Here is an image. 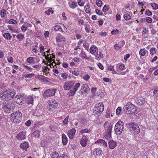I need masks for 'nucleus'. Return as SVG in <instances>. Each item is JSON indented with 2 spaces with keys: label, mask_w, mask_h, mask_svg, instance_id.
Masks as SVG:
<instances>
[{
  "label": "nucleus",
  "mask_w": 158,
  "mask_h": 158,
  "mask_svg": "<svg viewBox=\"0 0 158 158\" xmlns=\"http://www.w3.org/2000/svg\"><path fill=\"white\" fill-rule=\"evenodd\" d=\"M146 21L148 23H151L152 21V19L149 17H148L146 18Z\"/></svg>",
  "instance_id": "62"
},
{
  "label": "nucleus",
  "mask_w": 158,
  "mask_h": 158,
  "mask_svg": "<svg viewBox=\"0 0 158 158\" xmlns=\"http://www.w3.org/2000/svg\"><path fill=\"white\" fill-rule=\"evenodd\" d=\"M40 130H37L35 131L32 134L34 137H37L39 138L40 136Z\"/></svg>",
  "instance_id": "31"
},
{
  "label": "nucleus",
  "mask_w": 158,
  "mask_h": 158,
  "mask_svg": "<svg viewBox=\"0 0 158 158\" xmlns=\"http://www.w3.org/2000/svg\"><path fill=\"white\" fill-rule=\"evenodd\" d=\"M90 130L89 129L85 128L84 129L81 130L80 131V132L81 133H88L90 132Z\"/></svg>",
  "instance_id": "41"
},
{
  "label": "nucleus",
  "mask_w": 158,
  "mask_h": 158,
  "mask_svg": "<svg viewBox=\"0 0 158 158\" xmlns=\"http://www.w3.org/2000/svg\"><path fill=\"white\" fill-rule=\"evenodd\" d=\"M139 53L140 55H141L142 56H144L146 54V51L143 49H140Z\"/></svg>",
  "instance_id": "40"
},
{
  "label": "nucleus",
  "mask_w": 158,
  "mask_h": 158,
  "mask_svg": "<svg viewBox=\"0 0 158 158\" xmlns=\"http://www.w3.org/2000/svg\"><path fill=\"white\" fill-rule=\"evenodd\" d=\"M80 55L82 59L85 58L87 60H89V57L86 56V55L85 54V53L83 51H81Z\"/></svg>",
  "instance_id": "32"
},
{
  "label": "nucleus",
  "mask_w": 158,
  "mask_h": 158,
  "mask_svg": "<svg viewBox=\"0 0 158 158\" xmlns=\"http://www.w3.org/2000/svg\"><path fill=\"white\" fill-rule=\"evenodd\" d=\"M97 89L96 88L93 87L92 88L91 91L92 92V94L93 96L95 95V92L97 90Z\"/></svg>",
  "instance_id": "49"
},
{
  "label": "nucleus",
  "mask_w": 158,
  "mask_h": 158,
  "mask_svg": "<svg viewBox=\"0 0 158 158\" xmlns=\"http://www.w3.org/2000/svg\"><path fill=\"white\" fill-rule=\"evenodd\" d=\"M10 94L9 93L8 89H5V91H3L2 93V97L3 99H9Z\"/></svg>",
  "instance_id": "13"
},
{
  "label": "nucleus",
  "mask_w": 158,
  "mask_h": 158,
  "mask_svg": "<svg viewBox=\"0 0 158 158\" xmlns=\"http://www.w3.org/2000/svg\"><path fill=\"white\" fill-rule=\"evenodd\" d=\"M89 91L88 85L86 84H83L81 87V93L83 94V92L88 93Z\"/></svg>",
  "instance_id": "9"
},
{
  "label": "nucleus",
  "mask_w": 158,
  "mask_h": 158,
  "mask_svg": "<svg viewBox=\"0 0 158 158\" xmlns=\"http://www.w3.org/2000/svg\"><path fill=\"white\" fill-rule=\"evenodd\" d=\"M27 61L30 64L35 63V62L34 61V58L33 57H29L27 59Z\"/></svg>",
  "instance_id": "33"
},
{
  "label": "nucleus",
  "mask_w": 158,
  "mask_h": 158,
  "mask_svg": "<svg viewBox=\"0 0 158 158\" xmlns=\"http://www.w3.org/2000/svg\"><path fill=\"white\" fill-rule=\"evenodd\" d=\"M56 41L57 42H59L63 40L64 42H65L66 41V39L63 36L59 35H58L56 38Z\"/></svg>",
  "instance_id": "23"
},
{
  "label": "nucleus",
  "mask_w": 158,
  "mask_h": 158,
  "mask_svg": "<svg viewBox=\"0 0 158 158\" xmlns=\"http://www.w3.org/2000/svg\"><path fill=\"white\" fill-rule=\"evenodd\" d=\"M137 124L135 123L134 122H131L126 124V126L128 128L129 130L131 131V129L135 127V125Z\"/></svg>",
  "instance_id": "24"
},
{
  "label": "nucleus",
  "mask_w": 158,
  "mask_h": 158,
  "mask_svg": "<svg viewBox=\"0 0 158 158\" xmlns=\"http://www.w3.org/2000/svg\"><path fill=\"white\" fill-rule=\"evenodd\" d=\"M16 37L19 41H21L24 38V35L23 34L19 33L17 35Z\"/></svg>",
  "instance_id": "34"
},
{
  "label": "nucleus",
  "mask_w": 158,
  "mask_h": 158,
  "mask_svg": "<svg viewBox=\"0 0 158 158\" xmlns=\"http://www.w3.org/2000/svg\"><path fill=\"white\" fill-rule=\"evenodd\" d=\"M70 72H71L72 74H74L75 76H77L79 74V72L78 71H70Z\"/></svg>",
  "instance_id": "53"
},
{
  "label": "nucleus",
  "mask_w": 158,
  "mask_h": 158,
  "mask_svg": "<svg viewBox=\"0 0 158 158\" xmlns=\"http://www.w3.org/2000/svg\"><path fill=\"white\" fill-rule=\"evenodd\" d=\"M105 129V136L107 139L110 138L111 135V131L112 125L110 122L107 121L105 122L104 125Z\"/></svg>",
  "instance_id": "2"
},
{
  "label": "nucleus",
  "mask_w": 158,
  "mask_h": 158,
  "mask_svg": "<svg viewBox=\"0 0 158 158\" xmlns=\"http://www.w3.org/2000/svg\"><path fill=\"white\" fill-rule=\"evenodd\" d=\"M124 112L128 115V117H131L132 118L138 117L139 114L137 112V110L136 106L130 102L127 103V105L123 108Z\"/></svg>",
  "instance_id": "1"
},
{
  "label": "nucleus",
  "mask_w": 158,
  "mask_h": 158,
  "mask_svg": "<svg viewBox=\"0 0 158 158\" xmlns=\"http://www.w3.org/2000/svg\"><path fill=\"white\" fill-rule=\"evenodd\" d=\"M26 134L25 131H22L16 136V137L19 140H23L26 138Z\"/></svg>",
  "instance_id": "8"
},
{
  "label": "nucleus",
  "mask_w": 158,
  "mask_h": 158,
  "mask_svg": "<svg viewBox=\"0 0 158 158\" xmlns=\"http://www.w3.org/2000/svg\"><path fill=\"white\" fill-rule=\"evenodd\" d=\"M11 117L13 118L15 117V118H19L22 117V114L19 111H16L15 113L13 114L12 115V114Z\"/></svg>",
  "instance_id": "21"
},
{
  "label": "nucleus",
  "mask_w": 158,
  "mask_h": 158,
  "mask_svg": "<svg viewBox=\"0 0 158 158\" xmlns=\"http://www.w3.org/2000/svg\"><path fill=\"white\" fill-rule=\"evenodd\" d=\"M15 108V105L12 102H8L3 105L2 109L3 110L7 113H10L12 112Z\"/></svg>",
  "instance_id": "3"
},
{
  "label": "nucleus",
  "mask_w": 158,
  "mask_h": 158,
  "mask_svg": "<svg viewBox=\"0 0 158 158\" xmlns=\"http://www.w3.org/2000/svg\"><path fill=\"white\" fill-rule=\"evenodd\" d=\"M45 13V14H47L48 15H49L50 13H51L52 14H53V11L48 10H47L46 11Z\"/></svg>",
  "instance_id": "61"
},
{
  "label": "nucleus",
  "mask_w": 158,
  "mask_h": 158,
  "mask_svg": "<svg viewBox=\"0 0 158 158\" xmlns=\"http://www.w3.org/2000/svg\"><path fill=\"white\" fill-rule=\"evenodd\" d=\"M83 41L81 40H80L78 42V45L74 48V50H77L79 48L80 45L82 43Z\"/></svg>",
  "instance_id": "47"
},
{
  "label": "nucleus",
  "mask_w": 158,
  "mask_h": 158,
  "mask_svg": "<svg viewBox=\"0 0 158 158\" xmlns=\"http://www.w3.org/2000/svg\"><path fill=\"white\" fill-rule=\"evenodd\" d=\"M81 122L83 125L84 126L87 124L86 119H82Z\"/></svg>",
  "instance_id": "60"
},
{
  "label": "nucleus",
  "mask_w": 158,
  "mask_h": 158,
  "mask_svg": "<svg viewBox=\"0 0 158 158\" xmlns=\"http://www.w3.org/2000/svg\"><path fill=\"white\" fill-rule=\"evenodd\" d=\"M34 73H31L30 74H26L24 75V77L26 78H31L35 76Z\"/></svg>",
  "instance_id": "38"
},
{
  "label": "nucleus",
  "mask_w": 158,
  "mask_h": 158,
  "mask_svg": "<svg viewBox=\"0 0 158 158\" xmlns=\"http://www.w3.org/2000/svg\"><path fill=\"white\" fill-rule=\"evenodd\" d=\"M94 108L97 110L100 111L99 112H102L104 110V105L102 103H99L96 105Z\"/></svg>",
  "instance_id": "18"
},
{
  "label": "nucleus",
  "mask_w": 158,
  "mask_h": 158,
  "mask_svg": "<svg viewBox=\"0 0 158 158\" xmlns=\"http://www.w3.org/2000/svg\"><path fill=\"white\" fill-rule=\"evenodd\" d=\"M74 87L73 88V90L70 89L69 92V96H72L73 95L76 91L78 90V88L80 86V83L78 82L74 84Z\"/></svg>",
  "instance_id": "7"
},
{
  "label": "nucleus",
  "mask_w": 158,
  "mask_h": 158,
  "mask_svg": "<svg viewBox=\"0 0 158 158\" xmlns=\"http://www.w3.org/2000/svg\"><path fill=\"white\" fill-rule=\"evenodd\" d=\"M85 11L87 13H90V7L88 5H87L85 6Z\"/></svg>",
  "instance_id": "43"
},
{
  "label": "nucleus",
  "mask_w": 158,
  "mask_h": 158,
  "mask_svg": "<svg viewBox=\"0 0 158 158\" xmlns=\"http://www.w3.org/2000/svg\"><path fill=\"white\" fill-rule=\"evenodd\" d=\"M75 81H71L66 82L64 84L63 87L65 90H69L74 85Z\"/></svg>",
  "instance_id": "6"
},
{
  "label": "nucleus",
  "mask_w": 158,
  "mask_h": 158,
  "mask_svg": "<svg viewBox=\"0 0 158 158\" xmlns=\"http://www.w3.org/2000/svg\"><path fill=\"white\" fill-rule=\"evenodd\" d=\"M122 110V108L120 107H118L116 109V114L117 115L119 114Z\"/></svg>",
  "instance_id": "52"
},
{
  "label": "nucleus",
  "mask_w": 158,
  "mask_h": 158,
  "mask_svg": "<svg viewBox=\"0 0 158 158\" xmlns=\"http://www.w3.org/2000/svg\"><path fill=\"white\" fill-rule=\"evenodd\" d=\"M54 153V154H53V156L52 157V158H60V156L58 157L59 156V154L57 152H55Z\"/></svg>",
  "instance_id": "50"
},
{
  "label": "nucleus",
  "mask_w": 158,
  "mask_h": 158,
  "mask_svg": "<svg viewBox=\"0 0 158 158\" xmlns=\"http://www.w3.org/2000/svg\"><path fill=\"white\" fill-rule=\"evenodd\" d=\"M151 5L153 10H156L158 8V5L155 3H152Z\"/></svg>",
  "instance_id": "42"
},
{
  "label": "nucleus",
  "mask_w": 158,
  "mask_h": 158,
  "mask_svg": "<svg viewBox=\"0 0 158 158\" xmlns=\"http://www.w3.org/2000/svg\"><path fill=\"white\" fill-rule=\"evenodd\" d=\"M124 128L123 123L121 121H119L116 123L114 127V130L116 134L118 135L121 134Z\"/></svg>",
  "instance_id": "4"
},
{
  "label": "nucleus",
  "mask_w": 158,
  "mask_h": 158,
  "mask_svg": "<svg viewBox=\"0 0 158 158\" xmlns=\"http://www.w3.org/2000/svg\"><path fill=\"white\" fill-rule=\"evenodd\" d=\"M87 141L88 139L87 137L84 135H83L82 137L80 140V143L82 147H85L87 144Z\"/></svg>",
  "instance_id": "11"
},
{
  "label": "nucleus",
  "mask_w": 158,
  "mask_h": 158,
  "mask_svg": "<svg viewBox=\"0 0 158 158\" xmlns=\"http://www.w3.org/2000/svg\"><path fill=\"white\" fill-rule=\"evenodd\" d=\"M95 143L96 144H100L101 146H102L103 147L106 148L107 146V143L103 139H99L97 140Z\"/></svg>",
  "instance_id": "15"
},
{
  "label": "nucleus",
  "mask_w": 158,
  "mask_h": 158,
  "mask_svg": "<svg viewBox=\"0 0 158 158\" xmlns=\"http://www.w3.org/2000/svg\"><path fill=\"white\" fill-rule=\"evenodd\" d=\"M97 48L95 45H92L89 49V52L92 54H94L96 51V49Z\"/></svg>",
  "instance_id": "27"
},
{
  "label": "nucleus",
  "mask_w": 158,
  "mask_h": 158,
  "mask_svg": "<svg viewBox=\"0 0 158 158\" xmlns=\"http://www.w3.org/2000/svg\"><path fill=\"white\" fill-rule=\"evenodd\" d=\"M3 36L6 40H10L12 38L11 35L8 33H4L3 35Z\"/></svg>",
  "instance_id": "29"
},
{
  "label": "nucleus",
  "mask_w": 158,
  "mask_h": 158,
  "mask_svg": "<svg viewBox=\"0 0 158 158\" xmlns=\"http://www.w3.org/2000/svg\"><path fill=\"white\" fill-rule=\"evenodd\" d=\"M146 100L145 98L142 97H139L137 98V100L136 101V103L138 105L142 106L145 102Z\"/></svg>",
  "instance_id": "14"
},
{
  "label": "nucleus",
  "mask_w": 158,
  "mask_h": 158,
  "mask_svg": "<svg viewBox=\"0 0 158 158\" xmlns=\"http://www.w3.org/2000/svg\"><path fill=\"white\" fill-rule=\"evenodd\" d=\"M68 4L69 7L73 9L75 8L77 6V2L72 0L69 1Z\"/></svg>",
  "instance_id": "19"
},
{
  "label": "nucleus",
  "mask_w": 158,
  "mask_h": 158,
  "mask_svg": "<svg viewBox=\"0 0 158 158\" xmlns=\"http://www.w3.org/2000/svg\"><path fill=\"white\" fill-rule=\"evenodd\" d=\"M108 143L109 147L111 149H114L117 146V143L113 140H110Z\"/></svg>",
  "instance_id": "17"
},
{
  "label": "nucleus",
  "mask_w": 158,
  "mask_h": 158,
  "mask_svg": "<svg viewBox=\"0 0 158 158\" xmlns=\"http://www.w3.org/2000/svg\"><path fill=\"white\" fill-rule=\"evenodd\" d=\"M8 27L9 29L11 31V32L14 33H15L16 32L15 30L14 29V27H12L11 26L8 25Z\"/></svg>",
  "instance_id": "51"
},
{
  "label": "nucleus",
  "mask_w": 158,
  "mask_h": 158,
  "mask_svg": "<svg viewBox=\"0 0 158 158\" xmlns=\"http://www.w3.org/2000/svg\"><path fill=\"white\" fill-rule=\"evenodd\" d=\"M27 26L26 25H23L21 27V30L23 32H25L27 29Z\"/></svg>",
  "instance_id": "56"
},
{
  "label": "nucleus",
  "mask_w": 158,
  "mask_h": 158,
  "mask_svg": "<svg viewBox=\"0 0 158 158\" xmlns=\"http://www.w3.org/2000/svg\"><path fill=\"white\" fill-rule=\"evenodd\" d=\"M76 132V130L74 128L69 130L67 134L70 139H72L74 138Z\"/></svg>",
  "instance_id": "10"
},
{
  "label": "nucleus",
  "mask_w": 158,
  "mask_h": 158,
  "mask_svg": "<svg viewBox=\"0 0 158 158\" xmlns=\"http://www.w3.org/2000/svg\"><path fill=\"white\" fill-rule=\"evenodd\" d=\"M119 31L117 29H115L112 30L111 31V34L113 35H115L117 33H118Z\"/></svg>",
  "instance_id": "63"
},
{
  "label": "nucleus",
  "mask_w": 158,
  "mask_h": 158,
  "mask_svg": "<svg viewBox=\"0 0 158 158\" xmlns=\"http://www.w3.org/2000/svg\"><path fill=\"white\" fill-rule=\"evenodd\" d=\"M33 102V98L32 97L30 96L27 98V103L28 104H32Z\"/></svg>",
  "instance_id": "37"
},
{
  "label": "nucleus",
  "mask_w": 158,
  "mask_h": 158,
  "mask_svg": "<svg viewBox=\"0 0 158 158\" xmlns=\"http://www.w3.org/2000/svg\"><path fill=\"white\" fill-rule=\"evenodd\" d=\"M95 12L97 15H102L103 14L101 10L98 9H96L95 10Z\"/></svg>",
  "instance_id": "55"
},
{
  "label": "nucleus",
  "mask_w": 158,
  "mask_h": 158,
  "mask_svg": "<svg viewBox=\"0 0 158 158\" xmlns=\"http://www.w3.org/2000/svg\"><path fill=\"white\" fill-rule=\"evenodd\" d=\"M156 49L155 48H152L150 50V54L153 55L155 54L156 52Z\"/></svg>",
  "instance_id": "35"
},
{
  "label": "nucleus",
  "mask_w": 158,
  "mask_h": 158,
  "mask_svg": "<svg viewBox=\"0 0 158 158\" xmlns=\"http://www.w3.org/2000/svg\"><path fill=\"white\" fill-rule=\"evenodd\" d=\"M49 106L50 107L56 108L58 106V104L55 100H54L52 102H50Z\"/></svg>",
  "instance_id": "26"
},
{
  "label": "nucleus",
  "mask_w": 158,
  "mask_h": 158,
  "mask_svg": "<svg viewBox=\"0 0 158 158\" xmlns=\"http://www.w3.org/2000/svg\"><path fill=\"white\" fill-rule=\"evenodd\" d=\"M97 5L99 7H101L102 4V1L100 0H97L96 1Z\"/></svg>",
  "instance_id": "48"
},
{
  "label": "nucleus",
  "mask_w": 158,
  "mask_h": 158,
  "mask_svg": "<svg viewBox=\"0 0 158 158\" xmlns=\"http://www.w3.org/2000/svg\"><path fill=\"white\" fill-rule=\"evenodd\" d=\"M95 110L93 111L94 113V114L96 116H99L101 113V112H99V111L98 110L95 109Z\"/></svg>",
  "instance_id": "45"
},
{
  "label": "nucleus",
  "mask_w": 158,
  "mask_h": 158,
  "mask_svg": "<svg viewBox=\"0 0 158 158\" xmlns=\"http://www.w3.org/2000/svg\"><path fill=\"white\" fill-rule=\"evenodd\" d=\"M95 59L96 60H99L104 57L103 54L100 52H98V50L96 51V53L94 54Z\"/></svg>",
  "instance_id": "16"
},
{
  "label": "nucleus",
  "mask_w": 158,
  "mask_h": 158,
  "mask_svg": "<svg viewBox=\"0 0 158 158\" xmlns=\"http://www.w3.org/2000/svg\"><path fill=\"white\" fill-rule=\"evenodd\" d=\"M123 17L125 20H127L131 19V16L128 14H126L124 15Z\"/></svg>",
  "instance_id": "39"
},
{
  "label": "nucleus",
  "mask_w": 158,
  "mask_h": 158,
  "mask_svg": "<svg viewBox=\"0 0 158 158\" xmlns=\"http://www.w3.org/2000/svg\"><path fill=\"white\" fill-rule=\"evenodd\" d=\"M116 69H120L121 70H123L125 69V66L123 64H117L116 65Z\"/></svg>",
  "instance_id": "28"
},
{
  "label": "nucleus",
  "mask_w": 158,
  "mask_h": 158,
  "mask_svg": "<svg viewBox=\"0 0 158 158\" xmlns=\"http://www.w3.org/2000/svg\"><path fill=\"white\" fill-rule=\"evenodd\" d=\"M68 77V75L65 73H64L61 75V77L64 79H66Z\"/></svg>",
  "instance_id": "64"
},
{
  "label": "nucleus",
  "mask_w": 158,
  "mask_h": 158,
  "mask_svg": "<svg viewBox=\"0 0 158 158\" xmlns=\"http://www.w3.org/2000/svg\"><path fill=\"white\" fill-rule=\"evenodd\" d=\"M114 47L116 50L118 51L121 48V47L119 46L117 44H115L114 46Z\"/></svg>",
  "instance_id": "58"
},
{
  "label": "nucleus",
  "mask_w": 158,
  "mask_h": 158,
  "mask_svg": "<svg viewBox=\"0 0 158 158\" xmlns=\"http://www.w3.org/2000/svg\"><path fill=\"white\" fill-rule=\"evenodd\" d=\"M9 93L10 94L9 97L10 98H13L15 95L16 93L15 90L12 89H8Z\"/></svg>",
  "instance_id": "30"
},
{
  "label": "nucleus",
  "mask_w": 158,
  "mask_h": 158,
  "mask_svg": "<svg viewBox=\"0 0 158 158\" xmlns=\"http://www.w3.org/2000/svg\"><path fill=\"white\" fill-rule=\"evenodd\" d=\"M54 29L55 31H57L59 30L60 29H61V27L58 25H56L54 27Z\"/></svg>",
  "instance_id": "57"
},
{
  "label": "nucleus",
  "mask_w": 158,
  "mask_h": 158,
  "mask_svg": "<svg viewBox=\"0 0 158 158\" xmlns=\"http://www.w3.org/2000/svg\"><path fill=\"white\" fill-rule=\"evenodd\" d=\"M6 10L3 9L1 11L0 13V15L2 18H3L5 17V15L6 14Z\"/></svg>",
  "instance_id": "44"
},
{
  "label": "nucleus",
  "mask_w": 158,
  "mask_h": 158,
  "mask_svg": "<svg viewBox=\"0 0 158 158\" xmlns=\"http://www.w3.org/2000/svg\"><path fill=\"white\" fill-rule=\"evenodd\" d=\"M9 23L10 24H14L17 23V22L15 20L10 19L9 21Z\"/></svg>",
  "instance_id": "59"
},
{
  "label": "nucleus",
  "mask_w": 158,
  "mask_h": 158,
  "mask_svg": "<svg viewBox=\"0 0 158 158\" xmlns=\"http://www.w3.org/2000/svg\"><path fill=\"white\" fill-rule=\"evenodd\" d=\"M23 66L27 70H28L29 71L31 72L32 71V68L30 66H29L27 65L23 64Z\"/></svg>",
  "instance_id": "54"
},
{
  "label": "nucleus",
  "mask_w": 158,
  "mask_h": 158,
  "mask_svg": "<svg viewBox=\"0 0 158 158\" xmlns=\"http://www.w3.org/2000/svg\"><path fill=\"white\" fill-rule=\"evenodd\" d=\"M145 14L146 15L148 16H151L152 15V12L148 9L146 10Z\"/></svg>",
  "instance_id": "46"
},
{
  "label": "nucleus",
  "mask_w": 158,
  "mask_h": 158,
  "mask_svg": "<svg viewBox=\"0 0 158 158\" xmlns=\"http://www.w3.org/2000/svg\"><path fill=\"white\" fill-rule=\"evenodd\" d=\"M20 147L23 150L27 151V149L29 147V143L27 142H24L20 144Z\"/></svg>",
  "instance_id": "22"
},
{
  "label": "nucleus",
  "mask_w": 158,
  "mask_h": 158,
  "mask_svg": "<svg viewBox=\"0 0 158 158\" xmlns=\"http://www.w3.org/2000/svg\"><path fill=\"white\" fill-rule=\"evenodd\" d=\"M130 131L134 135H137L140 132V129L138 124L136 125L135 127H133L131 130V129Z\"/></svg>",
  "instance_id": "12"
},
{
  "label": "nucleus",
  "mask_w": 158,
  "mask_h": 158,
  "mask_svg": "<svg viewBox=\"0 0 158 158\" xmlns=\"http://www.w3.org/2000/svg\"><path fill=\"white\" fill-rule=\"evenodd\" d=\"M62 143L64 145H66L68 143V138L66 135L64 134L62 135Z\"/></svg>",
  "instance_id": "25"
},
{
  "label": "nucleus",
  "mask_w": 158,
  "mask_h": 158,
  "mask_svg": "<svg viewBox=\"0 0 158 158\" xmlns=\"http://www.w3.org/2000/svg\"><path fill=\"white\" fill-rule=\"evenodd\" d=\"M102 151L100 148H97L94 149V152H93V155H94V156H96L97 155H101Z\"/></svg>",
  "instance_id": "20"
},
{
  "label": "nucleus",
  "mask_w": 158,
  "mask_h": 158,
  "mask_svg": "<svg viewBox=\"0 0 158 158\" xmlns=\"http://www.w3.org/2000/svg\"><path fill=\"white\" fill-rule=\"evenodd\" d=\"M23 99H16V102L17 103L19 104H23L24 103V101L23 100Z\"/></svg>",
  "instance_id": "36"
},
{
  "label": "nucleus",
  "mask_w": 158,
  "mask_h": 158,
  "mask_svg": "<svg viewBox=\"0 0 158 158\" xmlns=\"http://www.w3.org/2000/svg\"><path fill=\"white\" fill-rule=\"evenodd\" d=\"M56 91V89H47L44 92L43 96L46 97L53 96L55 95Z\"/></svg>",
  "instance_id": "5"
}]
</instances>
